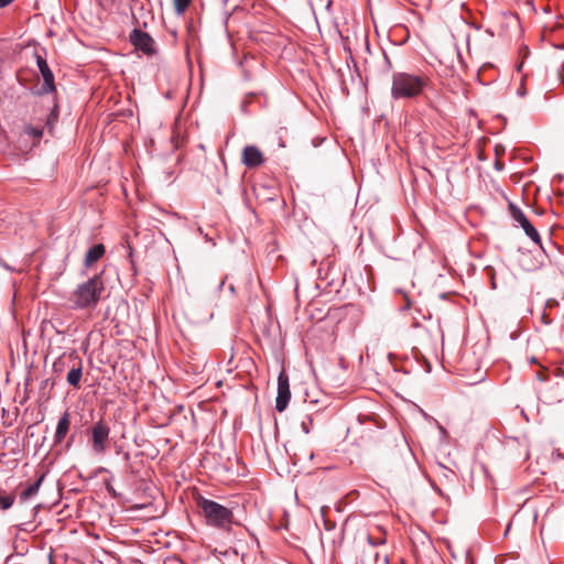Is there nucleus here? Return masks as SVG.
Here are the masks:
<instances>
[{
    "mask_svg": "<svg viewBox=\"0 0 564 564\" xmlns=\"http://www.w3.org/2000/svg\"><path fill=\"white\" fill-rule=\"evenodd\" d=\"M513 218L516 221L519 223V225L524 230L525 235L535 243H538L540 247L541 245V238L538 232V230L534 228V226L529 221V219L525 217V215L521 210L513 212Z\"/></svg>",
    "mask_w": 564,
    "mask_h": 564,
    "instance_id": "nucleus-11",
    "label": "nucleus"
},
{
    "mask_svg": "<svg viewBox=\"0 0 564 564\" xmlns=\"http://www.w3.org/2000/svg\"><path fill=\"white\" fill-rule=\"evenodd\" d=\"M362 535L371 547L381 546L387 543V531L382 525H370L362 532Z\"/></svg>",
    "mask_w": 564,
    "mask_h": 564,
    "instance_id": "nucleus-9",
    "label": "nucleus"
},
{
    "mask_svg": "<svg viewBox=\"0 0 564 564\" xmlns=\"http://www.w3.org/2000/svg\"><path fill=\"white\" fill-rule=\"evenodd\" d=\"M291 390L286 372L283 370L278 377V394L275 399V409L278 412H283L290 402Z\"/></svg>",
    "mask_w": 564,
    "mask_h": 564,
    "instance_id": "nucleus-5",
    "label": "nucleus"
},
{
    "mask_svg": "<svg viewBox=\"0 0 564 564\" xmlns=\"http://www.w3.org/2000/svg\"><path fill=\"white\" fill-rule=\"evenodd\" d=\"M229 289L231 292H235V286L232 284L229 286Z\"/></svg>",
    "mask_w": 564,
    "mask_h": 564,
    "instance_id": "nucleus-27",
    "label": "nucleus"
},
{
    "mask_svg": "<svg viewBox=\"0 0 564 564\" xmlns=\"http://www.w3.org/2000/svg\"><path fill=\"white\" fill-rule=\"evenodd\" d=\"M129 37L135 50L144 55L152 56L156 53L155 42L147 32L134 29Z\"/></svg>",
    "mask_w": 564,
    "mask_h": 564,
    "instance_id": "nucleus-4",
    "label": "nucleus"
},
{
    "mask_svg": "<svg viewBox=\"0 0 564 564\" xmlns=\"http://www.w3.org/2000/svg\"><path fill=\"white\" fill-rule=\"evenodd\" d=\"M110 429L104 421H98L91 429V446L94 452L104 453L106 449V442L109 437Z\"/></svg>",
    "mask_w": 564,
    "mask_h": 564,
    "instance_id": "nucleus-6",
    "label": "nucleus"
},
{
    "mask_svg": "<svg viewBox=\"0 0 564 564\" xmlns=\"http://www.w3.org/2000/svg\"><path fill=\"white\" fill-rule=\"evenodd\" d=\"M542 398L549 404L560 403L564 399V389L558 382H555L543 392Z\"/></svg>",
    "mask_w": 564,
    "mask_h": 564,
    "instance_id": "nucleus-12",
    "label": "nucleus"
},
{
    "mask_svg": "<svg viewBox=\"0 0 564 564\" xmlns=\"http://www.w3.org/2000/svg\"><path fill=\"white\" fill-rule=\"evenodd\" d=\"M241 161L248 169H254L263 164L264 156L256 145H247L242 150Z\"/></svg>",
    "mask_w": 564,
    "mask_h": 564,
    "instance_id": "nucleus-8",
    "label": "nucleus"
},
{
    "mask_svg": "<svg viewBox=\"0 0 564 564\" xmlns=\"http://www.w3.org/2000/svg\"><path fill=\"white\" fill-rule=\"evenodd\" d=\"M310 424H311V422L310 423H306L305 421L302 422V430L306 434L310 433V426H308Z\"/></svg>",
    "mask_w": 564,
    "mask_h": 564,
    "instance_id": "nucleus-20",
    "label": "nucleus"
},
{
    "mask_svg": "<svg viewBox=\"0 0 564 564\" xmlns=\"http://www.w3.org/2000/svg\"><path fill=\"white\" fill-rule=\"evenodd\" d=\"M105 246L97 243L93 246L86 253L84 264L86 268H90L95 262L101 259L105 254Z\"/></svg>",
    "mask_w": 564,
    "mask_h": 564,
    "instance_id": "nucleus-13",
    "label": "nucleus"
},
{
    "mask_svg": "<svg viewBox=\"0 0 564 564\" xmlns=\"http://www.w3.org/2000/svg\"><path fill=\"white\" fill-rule=\"evenodd\" d=\"M431 79L423 73L395 72L392 75L391 97L399 99H414L430 86Z\"/></svg>",
    "mask_w": 564,
    "mask_h": 564,
    "instance_id": "nucleus-1",
    "label": "nucleus"
},
{
    "mask_svg": "<svg viewBox=\"0 0 564 564\" xmlns=\"http://www.w3.org/2000/svg\"><path fill=\"white\" fill-rule=\"evenodd\" d=\"M70 368L67 373L66 380L69 386L79 388L80 380L83 377V360L78 356L76 350L70 351Z\"/></svg>",
    "mask_w": 564,
    "mask_h": 564,
    "instance_id": "nucleus-7",
    "label": "nucleus"
},
{
    "mask_svg": "<svg viewBox=\"0 0 564 564\" xmlns=\"http://www.w3.org/2000/svg\"><path fill=\"white\" fill-rule=\"evenodd\" d=\"M383 563L384 564H390V560H389V556L387 554L383 555Z\"/></svg>",
    "mask_w": 564,
    "mask_h": 564,
    "instance_id": "nucleus-23",
    "label": "nucleus"
},
{
    "mask_svg": "<svg viewBox=\"0 0 564 564\" xmlns=\"http://www.w3.org/2000/svg\"><path fill=\"white\" fill-rule=\"evenodd\" d=\"M107 490H108L109 492H112V491H113L112 487H110L109 485H107Z\"/></svg>",
    "mask_w": 564,
    "mask_h": 564,
    "instance_id": "nucleus-26",
    "label": "nucleus"
},
{
    "mask_svg": "<svg viewBox=\"0 0 564 564\" xmlns=\"http://www.w3.org/2000/svg\"><path fill=\"white\" fill-rule=\"evenodd\" d=\"M70 352L69 354H63L61 355L54 362H53V372L56 375H62L66 368H70Z\"/></svg>",
    "mask_w": 564,
    "mask_h": 564,
    "instance_id": "nucleus-15",
    "label": "nucleus"
},
{
    "mask_svg": "<svg viewBox=\"0 0 564 564\" xmlns=\"http://www.w3.org/2000/svg\"><path fill=\"white\" fill-rule=\"evenodd\" d=\"M105 291L104 281L99 275H95L70 293L68 300L74 310L95 308Z\"/></svg>",
    "mask_w": 564,
    "mask_h": 564,
    "instance_id": "nucleus-2",
    "label": "nucleus"
},
{
    "mask_svg": "<svg viewBox=\"0 0 564 564\" xmlns=\"http://www.w3.org/2000/svg\"><path fill=\"white\" fill-rule=\"evenodd\" d=\"M51 118L56 119V115L51 113V117L48 118V123L51 122Z\"/></svg>",
    "mask_w": 564,
    "mask_h": 564,
    "instance_id": "nucleus-24",
    "label": "nucleus"
},
{
    "mask_svg": "<svg viewBox=\"0 0 564 564\" xmlns=\"http://www.w3.org/2000/svg\"><path fill=\"white\" fill-rule=\"evenodd\" d=\"M555 377H562V378H564V372H563L562 370H560V369H556V371H555Z\"/></svg>",
    "mask_w": 564,
    "mask_h": 564,
    "instance_id": "nucleus-22",
    "label": "nucleus"
},
{
    "mask_svg": "<svg viewBox=\"0 0 564 564\" xmlns=\"http://www.w3.org/2000/svg\"><path fill=\"white\" fill-rule=\"evenodd\" d=\"M197 506L207 525L219 530H230L234 524V512L231 509L204 497L197 499Z\"/></svg>",
    "mask_w": 564,
    "mask_h": 564,
    "instance_id": "nucleus-3",
    "label": "nucleus"
},
{
    "mask_svg": "<svg viewBox=\"0 0 564 564\" xmlns=\"http://www.w3.org/2000/svg\"><path fill=\"white\" fill-rule=\"evenodd\" d=\"M14 503V497L12 496H0V510H8Z\"/></svg>",
    "mask_w": 564,
    "mask_h": 564,
    "instance_id": "nucleus-19",
    "label": "nucleus"
},
{
    "mask_svg": "<svg viewBox=\"0 0 564 564\" xmlns=\"http://www.w3.org/2000/svg\"><path fill=\"white\" fill-rule=\"evenodd\" d=\"M69 425H70L69 413L65 412L59 417L57 426H56L55 443H61L65 438V436L69 430Z\"/></svg>",
    "mask_w": 564,
    "mask_h": 564,
    "instance_id": "nucleus-14",
    "label": "nucleus"
},
{
    "mask_svg": "<svg viewBox=\"0 0 564 564\" xmlns=\"http://www.w3.org/2000/svg\"><path fill=\"white\" fill-rule=\"evenodd\" d=\"M42 478H43V477H41L36 482L31 484L30 486H28V487L22 491L21 497H22L23 499H28V498H30V497H32V496L36 495V494H37V491H39V488H40V485H41Z\"/></svg>",
    "mask_w": 564,
    "mask_h": 564,
    "instance_id": "nucleus-17",
    "label": "nucleus"
},
{
    "mask_svg": "<svg viewBox=\"0 0 564 564\" xmlns=\"http://www.w3.org/2000/svg\"><path fill=\"white\" fill-rule=\"evenodd\" d=\"M379 556H380V554L377 552V553L375 554V561H376V562L379 560Z\"/></svg>",
    "mask_w": 564,
    "mask_h": 564,
    "instance_id": "nucleus-25",
    "label": "nucleus"
},
{
    "mask_svg": "<svg viewBox=\"0 0 564 564\" xmlns=\"http://www.w3.org/2000/svg\"><path fill=\"white\" fill-rule=\"evenodd\" d=\"M14 0H0V9L9 6Z\"/></svg>",
    "mask_w": 564,
    "mask_h": 564,
    "instance_id": "nucleus-21",
    "label": "nucleus"
},
{
    "mask_svg": "<svg viewBox=\"0 0 564 564\" xmlns=\"http://www.w3.org/2000/svg\"><path fill=\"white\" fill-rule=\"evenodd\" d=\"M37 66L40 69V73L43 77V86H42V93L43 94H50L55 90V84H54V75L52 70L50 69L46 61L42 58L41 56L37 57Z\"/></svg>",
    "mask_w": 564,
    "mask_h": 564,
    "instance_id": "nucleus-10",
    "label": "nucleus"
},
{
    "mask_svg": "<svg viewBox=\"0 0 564 564\" xmlns=\"http://www.w3.org/2000/svg\"><path fill=\"white\" fill-rule=\"evenodd\" d=\"M174 8L177 14H182L188 8L192 0H173Z\"/></svg>",
    "mask_w": 564,
    "mask_h": 564,
    "instance_id": "nucleus-18",
    "label": "nucleus"
},
{
    "mask_svg": "<svg viewBox=\"0 0 564 564\" xmlns=\"http://www.w3.org/2000/svg\"><path fill=\"white\" fill-rule=\"evenodd\" d=\"M23 133L32 138L35 141V143H37L43 135V129L28 124L24 127Z\"/></svg>",
    "mask_w": 564,
    "mask_h": 564,
    "instance_id": "nucleus-16",
    "label": "nucleus"
}]
</instances>
